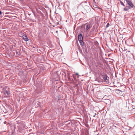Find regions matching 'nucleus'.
<instances>
[{"label": "nucleus", "mask_w": 135, "mask_h": 135, "mask_svg": "<svg viewBox=\"0 0 135 135\" xmlns=\"http://www.w3.org/2000/svg\"><path fill=\"white\" fill-rule=\"evenodd\" d=\"M79 50V51H80V52H82V51H81V50Z\"/></svg>", "instance_id": "nucleus-16"}, {"label": "nucleus", "mask_w": 135, "mask_h": 135, "mask_svg": "<svg viewBox=\"0 0 135 135\" xmlns=\"http://www.w3.org/2000/svg\"><path fill=\"white\" fill-rule=\"evenodd\" d=\"M91 28V25L90 24H87L86 25V29L87 30H88L90 28Z\"/></svg>", "instance_id": "nucleus-9"}, {"label": "nucleus", "mask_w": 135, "mask_h": 135, "mask_svg": "<svg viewBox=\"0 0 135 135\" xmlns=\"http://www.w3.org/2000/svg\"><path fill=\"white\" fill-rule=\"evenodd\" d=\"M128 51V52H130V51Z\"/></svg>", "instance_id": "nucleus-21"}, {"label": "nucleus", "mask_w": 135, "mask_h": 135, "mask_svg": "<svg viewBox=\"0 0 135 135\" xmlns=\"http://www.w3.org/2000/svg\"><path fill=\"white\" fill-rule=\"evenodd\" d=\"M85 47V50H86V47Z\"/></svg>", "instance_id": "nucleus-24"}, {"label": "nucleus", "mask_w": 135, "mask_h": 135, "mask_svg": "<svg viewBox=\"0 0 135 135\" xmlns=\"http://www.w3.org/2000/svg\"><path fill=\"white\" fill-rule=\"evenodd\" d=\"M4 93L5 94H7V95H9L10 93V91L9 90H5L4 92Z\"/></svg>", "instance_id": "nucleus-6"}, {"label": "nucleus", "mask_w": 135, "mask_h": 135, "mask_svg": "<svg viewBox=\"0 0 135 135\" xmlns=\"http://www.w3.org/2000/svg\"><path fill=\"white\" fill-rule=\"evenodd\" d=\"M68 78L69 80L71 81H73V80L72 78H71L70 76H68Z\"/></svg>", "instance_id": "nucleus-10"}, {"label": "nucleus", "mask_w": 135, "mask_h": 135, "mask_svg": "<svg viewBox=\"0 0 135 135\" xmlns=\"http://www.w3.org/2000/svg\"><path fill=\"white\" fill-rule=\"evenodd\" d=\"M73 78L75 79L76 78V76L75 75H73Z\"/></svg>", "instance_id": "nucleus-14"}, {"label": "nucleus", "mask_w": 135, "mask_h": 135, "mask_svg": "<svg viewBox=\"0 0 135 135\" xmlns=\"http://www.w3.org/2000/svg\"><path fill=\"white\" fill-rule=\"evenodd\" d=\"M13 132L12 130H9L6 133V135H13Z\"/></svg>", "instance_id": "nucleus-4"}, {"label": "nucleus", "mask_w": 135, "mask_h": 135, "mask_svg": "<svg viewBox=\"0 0 135 135\" xmlns=\"http://www.w3.org/2000/svg\"><path fill=\"white\" fill-rule=\"evenodd\" d=\"M84 8L85 10H87L89 8V6H84Z\"/></svg>", "instance_id": "nucleus-11"}, {"label": "nucleus", "mask_w": 135, "mask_h": 135, "mask_svg": "<svg viewBox=\"0 0 135 135\" xmlns=\"http://www.w3.org/2000/svg\"><path fill=\"white\" fill-rule=\"evenodd\" d=\"M98 113H97V115H98Z\"/></svg>", "instance_id": "nucleus-20"}, {"label": "nucleus", "mask_w": 135, "mask_h": 135, "mask_svg": "<svg viewBox=\"0 0 135 135\" xmlns=\"http://www.w3.org/2000/svg\"><path fill=\"white\" fill-rule=\"evenodd\" d=\"M22 2H23L24 0H20Z\"/></svg>", "instance_id": "nucleus-17"}, {"label": "nucleus", "mask_w": 135, "mask_h": 135, "mask_svg": "<svg viewBox=\"0 0 135 135\" xmlns=\"http://www.w3.org/2000/svg\"><path fill=\"white\" fill-rule=\"evenodd\" d=\"M79 42L80 43V45L82 46L83 47L84 46V43L83 42V40H80L79 41Z\"/></svg>", "instance_id": "nucleus-8"}, {"label": "nucleus", "mask_w": 135, "mask_h": 135, "mask_svg": "<svg viewBox=\"0 0 135 135\" xmlns=\"http://www.w3.org/2000/svg\"><path fill=\"white\" fill-rule=\"evenodd\" d=\"M100 76L103 78L104 83L106 84H108L109 83V78L107 75L103 72L100 73Z\"/></svg>", "instance_id": "nucleus-2"}, {"label": "nucleus", "mask_w": 135, "mask_h": 135, "mask_svg": "<svg viewBox=\"0 0 135 135\" xmlns=\"http://www.w3.org/2000/svg\"><path fill=\"white\" fill-rule=\"evenodd\" d=\"M126 1L127 3L126 6L124 4L123 2L121 1H119L120 3L123 6H125L124 8H123L124 11H128L129 10L134 8V6L131 0H125L124 1Z\"/></svg>", "instance_id": "nucleus-1"}, {"label": "nucleus", "mask_w": 135, "mask_h": 135, "mask_svg": "<svg viewBox=\"0 0 135 135\" xmlns=\"http://www.w3.org/2000/svg\"><path fill=\"white\" fill-rule=\"evenodd\" d=\"M76 75H78V73H76Z\"/></svg>", "instance_id": "nucleus-18"}, {"label": "nucleus", "mask_w": 135, "mask_h": 135, "mask_svg": "<svg viewBox=\"0 0 135 135\" xmlns=\"http://www.w3.org/2000/svg\"><path fill=\"white\" fill-rule=\"evenodd\" d=\"M109 25V23H108L107 25L106 26V28H107L108 27Z\"/></svg>", "instance_id": "nucleus-13"}, {"label": "nucleus", "mask_w": 135, "mask_h": 135, "mask_svg": "<svg viewBox=\"0 0 135 135\" xmlns=\"http://www.w3.org/2000/svg\"><path fill=\"white\" fill-rule=\"evenodd\" d=\"M23 39L26 41H28V40L27 36L26 35H23L22 36Z\"/></svg>", "instance_id": "nucleus-5"}, {"label": "nucleus", "mask_w": 135, "mask_h": 135, "mask_svg": "<svg viewBox=\"0 0 135 135\" xmlns=\"http://www.w3.org/2000/svg\"><path fill=\"white\" fill-rule=\"evenodd\" d=\"M57 98H58V100L59 101L61 99V97L60 95H58V96L57 97Z\"/></svg>", "instance_id": "nucleus-12"}, {"label": "nucleus", "mask_w": 135, "mask_h": 135, "mask_svg": "<svg viewBox=\"0 0 135 135\" xmlns=\"http://www.w3.org/2000/svg\"><path fill=\"white\" fill-rule=\"evenodd\" d=\"M17 53H18V52H17V51H16V54H17Z\"/></svg>", "instance_id": "nucleus-22"}, {"label": "nucleus", "mask_w": 135, "mask_h": 135, "mask_svg": "<svg viewBox=\"0 0 135 135\" xmlns=\"http://www.w3.org/2000/svg\"><path fill=\"white\" fill-rule=\"evenodd\" d=\"M96 115V113H95V115L94 116V117H95V116Z\"/></svg>", "instance_id": "nucleus-19"}, {"label": "nucleus", "mask_w": 135, "mask_h": 135, "mask_svg": "<svg viewBox=\"0 0 135 135\" xmlns=\"http://www.w3.org/2000/svg\"><path fill=\"white\" fill-rule=\"evenodd\" d=\"M96 81H98L99 83H104L103 81V80L102 79H101L100 80V79H98L97 80L96 79L95 80Z\"/></svg>", "instance_id": "nucleus-7"}, {"label": "nucleus", "mask_w": 135, "mask_h": 135, "mask_svg": "<svg viewBox=\"0 0 135 135\" xmlns=\"http://www.w3.org/2000/svg\"><path fill=\"white\" fill-rule=\"evenodd\" d=\"M83 50L84 49V48L83 47Z\"/></svg>", "instance_id": "nucleus-23"}, {"label": "nucleus", "mask_w": 135, "mask_h": 135, "mask_svg": "<svg viewBox=\"0 0 135 135\" xmlns=\"http://www.w3.org/2000/svg\"><path fill=\"white\" fill-rule=\"evenodd\" d=\"M83 37L82 36V34L81 33H79L78 35V39L79 41L83 40Z\"/></svg>", "instance_id": "nucleus-3"}, {"label": "nucleus", "mask_w": 135, "mask_h": 135, "mask_svg": "<svg viewBox=\"0 0 135 135\" xmlns=\"http://www.w3.org/2000/svg\"><path fill=\"white\" fill-rule=\"evenodd\" d=\"M116 91H121V92H122V91L121 90H119V89H116Z\"/></svg>", "instance_id": "nucleus-15"}]
</instances>
